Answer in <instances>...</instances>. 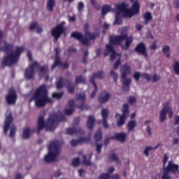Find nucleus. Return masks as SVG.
Masks as SVG:
<instances>
[{
    "label": "nucleus",
    "instance_id": "obj_9",
    "mask_svg": "<svg viewBox=\"0 0 179 179\" xmlns=\"http://www.w3.org/2000/svg\"><path fill=\"white\" fill-rule=\"evenodd\" d=\"M39 66L40 64L36 62H34L33 64H30L24 71L25 78L27 80L33 79L36 73L34 67H39Z\"/></svg>",
    "mask_w": 179,
    "mask_h": 179
},
{
    "label": "nucleus",
    "instance_id": "obj_34",
    "mask_svg": "<svg viewBox=\"0 0 179 179\" xmlns=\"http://www.w3.org/2000/svg\"><path fill=\"white\" fill-rule=\"evenodd\" d=\"M92 156V154H91L90 155V157H89L90 159H87V155L83 156V163L85 166H91L92 162H90V159H91Z\"/></svg>",
    "mask_w": 179,
    "mask_h": 179
},
{
    "label": "nucleus",
    "instance_id": "obj_7",
    "mask_svg": "<svg viewBox=\"0 0 179 179\" xmlns=\"http://www.w3.org/2000/svg\"><path fill=\"white\" fill-rule=\"evenodd\" d=\"M129 106L128 103H124L123 105L122 109V115H120L119 113H116L115 118H118L120 117V120L117 122V127H122L125 123V120L128 117L129 114Z\"/></svg>",
    "mask_w": 179,
    "mask_h": 179
},
{
    "label": "nucleus",
    "instance_id": "obj_17",
    "mask_svg": "<svg viewBox=\"0 0 179 179\" xmlns=\"http://www.w3.org/2000/svg\"><path fill=\"white\" fill-rule=\"evenodd\" d=\"M110 96L111 95L109 92L103 91L99 97V102L100 103H105L109 101Z\"/></svg>",
    "mask_w": 179,
    "mask_h": 179
},
{
    "label": "nucleus",
    "instance_id": "obj_52",
    "mask_svg": "<svg viewBox=\"0 0 179 179\" xmlns=\"http://www.w3.org/2000/svg\"><path fill=\"white\" fill-rule=\"evenodd\" d=\"M64 113L66 115H72L73 113V108H66L64 110Z\"/></svg>",
    "mask_w": 179,
    "mask_h": 179
},
{
    "label": "nucleus",
    "instance_id": "obj_63",
    "mask_svg": "<svg viewBox=\"0 0 179 179\" xmlns=\"http://www.w3.org/2000/svg\"><path fill=\"white\" fill-rule=\"evenodd\" d=\"M111 52L112 53L110 55V60L113 61L115 59L116 56H117V53H116L115 50L113 51V52Z\"/></svg>",
    "mask_w": 179,
    "mask_h": 179
},
{
    "label": "nucleus",
    "instance_id": "obj_47",
    "mask_svg": "<svg viewBox=\"0 0 179 179\" xmlns=\"http://www.w3.org/2000/svg\"><path fill=\"white\" fill-rule=\"evenodd\" d=\"M169 171L164 169V174L162 175V179H171V177L169 176Z\"/></svg>",
    "mask_w": 179,
    "mask_h": 179
},
{
    "label": "nucleus",
    "instance_id": "obj_35",
    "mask_svg": "<svg viewBox=\"0 0 179 179\" xmlns=\"http://www.w3.org/2000/svg\"><path fill=\"white\" fill-rule=\"evenodd\" d=\"M62 62L61 61L59 57H55V63L52 65V69H54L56 66H61Z\"/></svg>",
    "mask_w": 179,
    "mask_h": 179
},
{
    "label": "nucleus",
    "instance_id": "obj_60",
    "mask_svg": "<svg viewBox=\"0 0 179 179\" xmlns=\"http://www.w3.org/2000/svg\"><path fill=\"white\" fill-rule=\"evenodd\" d=\"M141 77V73L139 72H136L134 75V78H135L136 81H139Z\"/></svg>",
    "mask_w": 179,
    "mask_h": 179
},
{
    "label": "nucleus",
    "instance_id": "obj_1",
    "mask_svg": "<svg viewBox=\"0 0 179 179\" xmlns=\"http://www.w3.org/2000/svg\"><path fill=\"white\" fill-rule=\"evenodd\" d=\"M35 101L38 108L44 107L47 103H52L53 100L48 96V92L45 85L36 89L29 101Z\"/></svg>",
    "mask_w": 179,
    "mask_h": 179
},
{
    "label": "nucleus",
    "instance_id": "obj_43",
    "mask_svg": "<svg viewBox=\"0 0 179 179\" xmlns=\"http://www.w3.org/2000/svg\"><path fill=\"white\" fill-rule=\"evenodd\" d=\"M101 115H102L103 120H108V112L106 108L102 109Z\"/></svg>",
    "mask_w": 179,
    "mask_h": 179
},
{
    "label": "nucleus",
    "instance_id": "obj_4",
    "mask_svg": "<svg viewBox=\"0 0 179 179\" xmlns=\"http://www.w3.org/2000/svg\"><path fill=\"white\" fill-rule=\"evenodd\" d=\"M85 35L88 38L80 32L73 31L71 36L78 40L82 44L89 45L90 44V40L94 41L99 36L97 33H91L90 31L86 33Z\"/></svg>",
    "mask_w": 179,
    "mask_h": 179
},
{
    "label": "nucleus",
    "instance_id": "obj_50",
    "mask_svg": "<svg viewBox=\"0 0 179 179\" xmlns=\"http://www.w3.org/2000/svg\"><path fill=\"white\" fill-rule=\"evenodd\" d=\"M39 71L41 73H48V66H41L39 69Z\"/></svg>",
    "mask_w": 179,
    "mask_h": 179
},
{
    "label": "nucleus",
    "instance_id": "obj_42",
    "mask_svg": "<svg viewBox=\"0 0 179 179\" xmlns=\"http://www.w3.org/2000/svg\"><path fill=\"white\" fill-rule=\"evenodd\" d=\"M122 23V20L121 19V17L120 15V13H117L115 20L114 22L115 24H121Z\"/></svg>",
    "mask_w": 179,
    "mask_h": 179
},
{
    "label": "nucleus",
    "instance_id": "obj_12",
    "mask_svg": "<svg viewBox=\"0 0 179 179\" xmlns=\"http://www.w3.org/2000/svg\"><path fill=\"white\" fill-rule=\"evenodd\" d=\"M17 96L16 92L13 90L10 91L9 93L6 96V101L9 105H13L16 103Z\"/></svg>",
    "mask_w": 179,
    "mask_h": 179
},
{
    "label": "nucleus",
    "instance_id": "obj_19",
    "mask_svg": "<svg viewBox=\"0 0 179 179\" xmlns=\"http://www.w3.org/2000/svg\"><path fill=\"white\" fill-rule=\"evenodd\" d=\"M13 123V117L12 115L10 114L6 118L3 127V132L4 134H7L8 130L10 128V124Z\"/></svg>",
    "mask_w": 179,
    "mask_h": 179
},
{
    "label": "nucleus",
    "instance_id": "obj_57",
    "mask_svg": "<svg viewBox=\"0 0 179 179\" xmlns=\"http://www.w3.org/2000/svg\"><path fill=\"white\" fill-rule=\"evenodd\" d=\"M106 50L109 52H113L114 51H115L113 48V47L111 45H106Z\"/></svg>",
    "mask_w": 179,
    "mask_h": 179
},
{
    "label": "nucleus",
    "instance_id": "obj_29",
    "mask_svg": "<svg viewBox=\"0 0 179 179\" xmlns=\"http://www.w3.org/2000/svg\"><path fill=\"white\" fill-rule=\"evenodd\" d=\"M116 8H117V11H118V13H123L127 8V5L125 3H122L121 4H120V5H117V6H116Z\"/></svg>",
    "mask_w": 179,
    "mask_h": 179
},
{
    "label": "nucleus",
    "instance_id": "obj_38",
    "mask_svg": "<svg viewBox=\"0 0 179 179\" xmlns=\"http://www.w3.org/2000/svg\"><path fill=\"white\" fill-rule=\"evenodd\" d=\"M56 85L57 89H61L64 87V78L63 77H59L58 81L56 82Z\"/></svg>",
    "mask_w": 179,
    "mask_h": 179
},
{
    "label": "nucleus",
    "instance_id": "obj_3",
    "mask_svg": "<svg viewBox=\"0 0 179 179\" xmlns=\"http://www.w3.org/2000/svg\"><path fill=\"white\" fill-rule=\"evenodd\" d=\"M24 50V47H17L15 52H11L6 55L1 62V66H11L16 63L19 60L20 55Z\"/></svg>",
    "mask_w": 179,
    "mask_h": 179
},
{
    "label": "nucleus",
    "instance_id": "obj_36",
    "mask_svg": "<svg viewBox=\"0 0 179 179\" xmlns=\"http://www.w3.org/2000/svg\"><path fill=\"white\" fill-rule=\"evenodd\" d=\"M79 83H83V84L86 83V79L83 76H78L76 78V84H79Z\"/></svg>",
    "mask_w": 179,
    "mask_h": 179
},
{
    "label": "nucleus",
    "instance_id": "obj_8",
    "mask_svg": "<svg viewBox=\"0 0 179 179\" xmlns=\"http://www.w3.org/2000/svg\"><path fill=\"white\" fill-rule=\"evenodd\" d=\"M64 22H62L57 25L52 30V36L54 37V41L56 43L59 38L62 36V34H64L66 29L64 27Z\"/></svg>",
    "mask_w": 179,
    "mask_h": 179
},
{
    "label": "nucleus",
    "instance_id": "obj_14",
    "mask_svg": "<svg viewBox=\"0 0 179 179\" xmlns=\"http://www.w3.org/2000/svg\"><path fill=\"white\" fill-rule=\"evenodd\" d=\"M68 135H85V131L82 128L70 127L66 129Z\"/></svg>",
    "mask_w": 179,
    "mask_h": 179
},
{
    "label": "nucleus",
    "instance_id": "obj_31",
    "mask_svg": "<svg viewBox=\"0 0 179 179\" xmlns=\"http://www.w3.org/2000/svg\"><path fill=\"white\" fill-rule=\"evenodd\" d=\"M122 15L125 17H131L134 14L131 9L126 8V10L122 13Z\"/></svg>",
    "mask_w": 179,
    "mask_h": 179
},
{
    "label": "nucleus",
    "instance_id": "obj_61",
    "mask_svg": "<svg viewBox=\"0 0 179 179\" xmlns=\"http://www.w3.org/2000/svg\"><path fill=\"white\" fill-rule=\"evenodd\" d=\"M136 101V99L134 96H131L129 98V101L128 102L131 104H133L134 103H135Z\"/></svg>",
    "mask_w": 179,
    "mask_h": 179
},
{
    "label": "nucleus",
    "instance_id": "obj_21",
    "mask_svg": "<svg viewBox=\"0 0 179 179\" xmlns=\"http://www.w3.org/2000/svg\"><path fill=\"white\" fill-rule=\"evenodd\" d=\"M104 78V74L102 71H97L96 73H93L92 78L90 79V82L93 84L95 82V78L103 79Z\"/></svg>",
    "mask_w": 179,
    "mask_h": 179
},
{
    "label": "nucleus",
    "instance_id": "obj_44",
    "mask_svg": "<svg viewBox=\"0 0 179 179\" xmlns=\"http://www.w3.org/2000/svg\"><path fill=\"white\" fill-rule=\"evenodd\" d=\"M64 95V92H54L52 94V96L53 98H55V99H60Z\"/></svg>",
    "mask_w": 179,
    "mask_h": 179
},
{
    "label": "nucleus",
    "instance_id": "obj_49",
    "mask_svg": "<svg viewBox=\"0 0 179 179\" xmlns=\"http://www.w3.org/2000/svg\"><path fill=\"white\" fill-rule=\"evenodd\" d=\"M92 82H93V83H92V85H94V91H93L92 93L91 94V98H94V97L95 96L96 93V92H97V90H98V87H97L96 83H94V81H92Z\"/></svg>",
    "mask_w": 179,
    "mask_h": 179
},
{
    "label": "nucleus",
    "instance_id": "obj_51",
    "mask_svg": "<svg viewBox=\"0 0 179 179\" xmlns=\"http://www.w3.org/2000/svg\"><path fill=\"white\" fill-rule=\"evenodd\" d=\"M110 75L113 77L114 81L116 83L117 81L118 75L113 70L110 71Z\"/></svg>",
    "mask_w": 179,
    "mask_h": 179
},
{
    "label": "nucleus",
    "instance_id": "obj_48",
    "mask_svg": "<svg viewBox=\"0 0 179 179\" xmlns=\"http://www.w3.org/2000/svg\"><path fill=\"white\" fill-rule=\"evenodd\" d=\"M16 132V127L15 125L12 126L10 127V138H14Z\"/></svg>",
    "mask_w": 179,
    "mask_h": 179
},
{
    "label": "nucleus",
    "instance_id": "obj_11",
    "mask_svg": "<svg viewBox=\"0 0 179 179\" xmlns=\"http://www.w3.org/2000/svg\"><path fill=\"white\" fill-rule=\"evenodd\" d=\"M47 124H48V122L47 123H45L44 121L43 115H41L38 119V129L36 131V133L38 134V135H39L41 131H42L43 128L47 129L48 131H54V129L50 130L48 127H47Z\"/></svg>",
    "mask_w": 179,
    "mask_h": 179
},
{
    "label": "nucleus",
    "instance_id": "obj_13",
    "mask_svg": "<svg viewBox=\"0 0 179 179\" xmlns=\"http://www.w3.org/2000/svg\"><path fill=\"white\" fill-rule=\"evenodd\" d=\"M127 36L124 35H120V36H111L110 38V43L113 45H121V43L122 41H124V38Z\"/></svg>",
    "mask_w": 179,
    "mask_h": 179
},
{
    "label": "nucleus",
    "instance_id": "obj_41",
    "mask_svg": "<svg viewBox=\"0 0 179 179\" xmlns=\"http://www.w3.org/2000/svg\"><path fill=\"white\" fill-rule=\"evenodd\" d=\"M13 48V45L12 44H6L3 50L6 53H8L9 52L12 51Z\"/></svg>",
    "mask_w": 179,
    "mask_h": 179
},
{
    "label": "nucleus",
    "instance_id": "obj_20",
    "mask_svg": "<svg viewBox=\"0 0 179 179\" xmlns=\"http://www.w3.org/2000/svg\"><path fill=\"white\" fill-rule=\"evenodd\" d=\"M127 136L124 133H117L113 136H110V139H115L119 142H125Z\"/></svg>",
    "mask_w": 179,
    "mask_h": 179
},
{
    "label": "nucleus",
    "instance_id": "obj_24",
    "mask_svg": "<svg viewBox=\"0 0 179 179\" xmlns=\"http://www.w3.org/2000/svg\"><path fill=\"white\" fill-rule=\"evenodd\" d=\"M168 108L169 107L166 106H164V108L161 110V113H159V121H161V122H164V121H165Z\"/></svg>",
    "mask_w": 179,
    "mask_h": 179
},
{
    "label": "nucleus",
    "instance_id": "obj_62",
    "mask_svg": "<svg viewBox=\"0 0 179 179\" xmlns=\"http://www.w3.org/2000/svg\"><path fill=\"white\" fill-rule=\"evenodd\" d=\"M142 76L147 80V81L151 80V76L148 73H143Z\"/></svg>",
    "mask_w": 179,
    "mask_h": 179
},
{
    "label": "nucleus",
    "instance_id": "obj_22",
    "mask_svg": "<svg viewBox=\"0 0 179 179\" xmlns=\"http://www.w3.org/2000/svg\"><path fill=\"white\" fill-rule=\"evenodd\" d=\"M94 124H95L94 117H93L92 115H89L88 116V120H87V127L90 131L92 129H93V128L94 127Z\"/></svg>",
    "mask_w": 179,
    "mask_h": 179
},
{
    "label": "nucleus",
    "instance_id": "obj_6",
    "mask_svg": "<svg viewBox=\"0 0 179 179\" xmlns=\"http://www.w3.org/2000/svg\"><path fill=\"white\" fill-rule=\"evenodd\" d=\"M62 121H66V117L63 115L58 116L56 114L52 115L48 119L47 128L49 129H55L58 122Z\"/></svg>",
    "mask_w": 179,
    "mask_h": 179
},
{
    "label": "nucleus",
    "instance_id": "obj_28",
    "mask_svg": "<svg viewBox=\"0 0 179 179\" xmlns=\"http://www.w3.org/2000/svg\"><path fill=\"white\" fill-rule=\"evenodd\" d=\"M66 83H67L66 89L68 90L70 94H73L75 92V86L69 80H66Z\"/></svg>",
    "mask_w": 179,
    "mask_h": 179
},
{
    "label": "nucleus",
    "instance_id": "obj_32",
    "mask_svg": "<svg viewBox=\"0 0 179 179\" xmlns=\"http://www.w3.org/2000/svg\"><path fill=\"white\" fill-rule=\"evenodd\" d=\"M94 139L95 142H100V141H101L102 133H101V130L100 129L95 134Z\"/></svg>",
    "mask_w": 179,
    "mask_h": 179
},
{
    "label": "nucleus",
    "instance_id": "obj_25",
    "mask_svg": "<svg viewBox=\"0 0 179 179\" xmlns=\"http://www.w3.org/2000/svg\"><path fill=\"white\" fill-rule=\"evenodd\" d=\"M124 36H126L124 41H125V50H129L131 43L133 42V37L132 36H128L127 34H124Z\"/></svg>",
    "mask_w": 179,
    "mask_h": 179
},
{
    "label": "nucleus",
    "instance_id": "obj_15",
    "mask_svg": "<svg viewBox=\"0 0 179 179\" xmlns=\"http://www.w3.org/2000/svg\"><path fill=\"white\" fill-rule=\"evenodd\" d=\"M168 172L172 173V174H176V171H178L179 166L173 162V161H169L168 162V166L166 167H164Z\"/></svg>",
    "mask_w": 179,
    "mask_h": 179
},
{
    "label": "nucleus",
    "instance_id": "obj_56",
    "mask_svg": "<svg viewBox=\"0 0 179 179\" xmlns=\"http://www.w3.org/2000/svg\"><path fill=\"white\" fill-rule=\"evenodd\" d=\"M84 7H85L84 3L82 1L79 2V5L78 7V11L82 12L83 10Z\"/></svg>",
    "mask_w": 179,
    "mask_h": 179
},
{
    "label": "nucleus",
    "instance_id": "obj_27",
    "mask_svg": "<svg viewBox=\"0 0 179 179\" xmlns=\"http://www.w3.org/2000/svg\"><path fill=\"white\" fill-rule=\"evenodd\" d=\"M143 17L145 20V24H148L150 20L153 19L152 13L150 12H147L143 15Z\"/></svg>",
    "mask_w": 179,
    "mask_h": 179
},
{
    "label": "nucleus",
    "instance_id": "obj_23",
    "mask_svg": "<svg viewBox=\"0 0 179 179\" xmlns=\"http://www.w3.org/2000/svg\"><path fill=\"white\" fill-rule=\"evenodd\" d=\"M141 6L138 1L134 2L131 8V11L134 15H138L140 12Z\"/></svg>",
    "mask_w": 179,
    "mask_h": 179
},
{
    "label": "nucleus",
    "instance_id": "obj_58",
    "mask_svg": "<svg viewBox=\"0 0 179 179\" xmlns=\"http://www.w3.org/2000/svg\"><path fill=\"white\" fill-rule=\"evenodd\" d=\"M68 105L71 108H74L75 106V100L74 99H70L68 102Z\"/></svg>",
    "mask_w": 179,
    "mask_h": 179
},
{
    "label": "nucleus",
    "instance_id": "obj_33",
    "mask_svg": "<svg viewBox=\"0 0 179 179\" xmlns=\"http://www.w3.org/2000/svg\"><path fill=\"white\" fill-rule=\"evenodd\" d=\"M55 5V0H48L47 9H48L49 11H52Z\"/></svg>",
    "mask_w": 179,
    "mask_h": 179
},
{
    "label": "nucleus",
    "instance_id": "obj_64",
    "mask_svg": "<svg viewBox=\"0 0 179 179\" xmlns=\"http://www.w3.org/2000/svg\"><path fill=\"white\" fill-rule=\"evenodd\" d=\"M109 27H110V25L108 24H107V23H105L103 24V34L106 33V30L109 29Z\"/></svg>",
    "mask_w": 179,
    "mask_h": 179
},
{
    "label": "nucleus",
    "instance_id": "obj_5",
    "mask_svg": "<svg viewBox=\"0 0 179 179\" xmlns=\"http://www.w3.org/2000/svg\"><path fill=\"white\" fill-rule=\"evenodd\" d=\"M120 71L122 73V78L124 80L122 82V90L124 92H128L130 89L131 80L130 78H127V76L131 73V69L127 64H126L122 66Z\"/></svg>",
    "mask_w": 179,
    "mask_h": 179
},
{
    "label": "nucleus",
    "instance_id": "obj_2",
    "mask_svg": "<svg viewBox=\"0 0 179 179\" xmlns=\"http://www.w3.org/2000/svg\"><path fill=\"white\" fill-rule=\"evenodd\" d=\"M60 144L58 141H53L50 143L48 147L49 153L45 157L44 160L46 163L54 162L56 157L60 155Z\"/></svg>",
    "mask_w": 179,
    "mask_h": 179
},
{
    "label": "nucleus",
    "instance_id": "obj_53",
    "mask_svg": "<svg viewBox=\"0 0 179 179\" xmlns=\"http://www.w3.org/2000/svg\"><path fill=\"white\" fill-rule=\"evenodd\" d=\"M110 175L108 173H102L99 179H109Z\"/></svg>",
    "mask_w": 179,
    "mask_h": 179
},
{
    "label": "nucleus",
    "instance_id": "obj_18",
    "mask_svg": "<svg viewBox=\"0 0 179 179\" xmlns=\"http://www.w3.org/2000/svg\"><path fill=\"white\" fill-rule=\"evenodd\" d=\"M76 98L78 101H81V105L78 106V108L83 110L85 106L86 96L84 93H80L76 95Z\"/></svg>",
    "mask_w": 179,
    "mask_h": 179
},
{
    "label": "nucleus",
    "instance_id": "obj_59",
    "mask_svg": "<svg viewBox=\"0 0 179 179\" xmlns=\"http://www.w3.org/2000/svg\"><path fill=\"white\" fill-rule=\"evenodd\" d=\"M37 27H38V24H37V22H34V23L30 26L29 29H30L31 31H32V30L36 29Z\"/></svg>",
    "mask_w": 179,
    "mask_h": 179
},
{
    "label": "nucleus",
    "instance_id": "obj_26",
    "mask_svg": "<svg viewBox=\"0 0 179 179\" xmlns=\"http://www.w3.org/2000/svg\"><path fill=\"white\" fill-rule=\"evenodd\" d=\"M136 125H137V123L135 120L129 121V123L127 124V128H128L129 132H134Z\"/></svg>",
    "mask_w": 179,
    "mask_h": 179
},
{
    "label": "nucleus",
    "instance_id": "obj_16",
    "mask_svg": "<svg viewBox=\"0 0 179 179\" xmlns=\"http://www.w3.org/2000/svg\"><path fill=\"white\" fill-rule=\"evenodd\" d=\"M91 142V138L87 137V138H83L80 137L77 140L73 139L71 141V146H76L77 145H79V143H90Z\"/></svg>",
    "mask_w": 179,
    "mask_h": 179
},
{
    "label": "nucleus",
    "instance_id": "obj_55",
    "mask_svg": "<svg viewBox=\"0 0 179 179\" xmlns=\"http://www.w3.org/2000/svg\"><path fill=\"white\" fill-rule=\"evenodd\" d=\"M103 145L102 144H98L96 143V152L99 155V153L101 152V149H102Z\"/></svg>",
    "mask_w": 179,
    "mask_h": 179
},
{
    "label": "nucleus",
    "instance_id": "obj_10",
    "mask_svg": "<svg viewBox=\"0 0 179 179\" xmlns=\"http://www.w3.org/2000/svg\"><path fill=\"white\" fill-rule=\"evenodd\" d=\"M135 51L137 53L143 55L145 58L148 57L146 45L143 42L140 43L136 45V47L135 48Z\"/></svg>",
    "mask_w": 179,
    "mask_h": 179
},
{
    "label": "nucleus",
    "instance_id": "obj_37",
    "mask_svg": "<svg viewBox=\"0 0 179 179\" xmlns=\"http://www.w3.org/2000/svg\"><path fill=\"white\" fill-rule=\"evenodd\" d=\"M161 143H158L157 145H156L155 147L152 148V147H146L145 150H144V154L147 156V157H148L149 156V152L150 150H152V149L155 150L157 149L159 146H160Z\"/></svg>",
    "mask_w": 179,
    "mask_h": 179
},
{
    "label": "nucleus",
    "instance_id": "obj_40",
    "mask_svg": "<svg viewBox=\"0 0 179 179\" xmlns=\"http://www.w3.org/2000/svg\"><path fill=\"white\" fill-rule=\"evenodd\" d=\"M108 159L110 160H113V162H115L116 163H120V159L115 153L110 154L108 157Z\"/></svg>",
    "mask_w": 179,
    "mask_h": 179
},
{
    "label": "nucleus",
    "instance_id": "obj_46",
    "mask_svg": "<svg viewBox=\"0 0 179 179\" xmlns=\"http://www.w3.org/2000/svg\"><path fill=\"white\" fill-rule=\"evenodd\" d=\"M173 71H175V73L179 75V62H176L173 64Z\"/></svg>",
    "mask_w": 179,
    "mask_h": 179
},
{
    "label": "nucleus",
    "instance_id": "obj_30",
    "mask_svg": "<svg viewBox=\"0 0 179 179\" xmlns=\"http://www.w3.org/2000/svg\"><path fill=\"white\" fill-rule=\"evenodd\" d=\"M31 134V129L29 127H27L24 129L23 134H22V138L23 139H29Z\"/></svg>",
    "mask_w": 179,
    "mask_h": 179
},
{
    "label": "nucleus",
    "instance_id": "obj_45",
    "mask_svg": "<svg viewBox=\"0 0 179 179\" xmlns=\"http://www.w3.org/2000/svg\"><path fill=\"white\" fill-rule=\"evenodd\" d=\"M80 163V158L78 157L74 158L72 161V166H73V167H78Z\"/></svg>",
    "mask_w": 179,
    "mask_h": 179
},
{
    "label": "nucleus",
    "instance_id": "obj_54",
    "mask_svg": "<svg viewBox=\"0 0 179 179\" xmlns=\"http://www.w3.org/2000/svg\"><path fill=\"white\" fill-rule=\"evenodd\" d=\"M121 64V58L120 57L117 62L114 64L113 68L117 69Z\"/></svg>",
    "mask_w": 179,
    "mask_h": 179
},
{
    "label": "nucleus",
    "instance_id": "obj_39",
    "mask_svg": "<svg viewBox=\"0 0 179 179\" xmlns=\"http://www.w3.org/2000/svg\"><path fill=\"white\" fill-rule=\"evenodd\" d=\"M111 10V6H108V5H104L102 8V10H101V13H102V15H106V14L110 11Z\"/></svg>",
    "mask_w": 179,
    "mask_h": 179
}]
</instances>
